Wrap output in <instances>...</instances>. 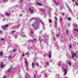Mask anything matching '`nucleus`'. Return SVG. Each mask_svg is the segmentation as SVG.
<instances>
[{
  "mask_svg": "<svg viewBox=\"0 0 78 78\" xmlns=\"http://www.w3.org/2000/svg\"><path fill=\"white\" fill-rule=\"evenodd\" d=\"M37 3L38 6H42V4L41 3L37 2Z\"/></svg>",
  "mask_w": 78,
  "mask_h": 78,
  "instance_id": "11",
  "label": "nucleus"
},
{
  "mask_svg": "<svg viewBox=\"0 0 78 78\" xmlns=\"http://www.w3.org/2000/svg\"><path fill=\"white\" fill-rule=\"evenodd\" d=\"M55 20H57V19L56 17H55Z\"/></svg>",
  "mask_w": 78,
  "mask_h": 78,
  "instance_id": "36",
  "label": "nucleus"
},
{
  "mask_svg": "<svg viewBox=\"0 0 78 78\" xmlns=\"http://www.w3.org/2000/svg\"><path fill=\"white\" fill-rule=\"evenodd\" d=\"M3 3H5V2H7L8 0H2Z\"/></svg>",
  "mask_w": 78,
  "mask_h": 78,
  "instance_id": "13",
  "label": "nucleus"
},
{
  "mask_svg": "<svg viewBox=\"0 0 78 78\" xmlns=\"http://www.w3.org/2000/svg\"><path fill=\"white\" fill-rule=\"evenodd\" d=\"M27 48H28L29 50H32V49H33V47L30 46H28Z\"/></svg>",
  "mask_w": 78,
  "mask_h": 78,
  "instance_id": "3",
  "label": "nucleus"
},
{
  "mask_svg": "<svg viewBox=\"0 0 78 78\" xmlns=\"http://www.w3.org/2000/svg\"><path fill=\"white\" fill-rule=\"evenodd\" d=\"M75 26H76V27H77V25L76 24Z\"/></svg>",
  "mask_w": 78,
  "mask_h": 78,
  "instance_id": "47",
  "label": "nucleus"
},
{
  "mask_svg": "<svg viewBox=\"0 0 78 78\" xmlns=\"http://www.w3.org/2000/svg\"><path fill=\"white\" fill-rule=\"evenodd\" d=\"M76 56V54H75V53H73L72 54V58H73V57H75Z\"/></svg>",
  "mask_w": 78,
  "mask_h": 78,
  "instance_id": "7",
  "label": "nucleus"
},
{
  "mask_svg": "<svg viewBox=\"0 0 78 78\" xmlns=\"http://www.w3.org/2000/svg\"><path fill=\"white\" fill-rule=\"evenodd\" d=\"M69 48H72V46H71V45H69Z\"/></svg>",
  "mask_w": 78,
  "mask_h": 78,
  "instance_id": "41",
  "label": "nucleus"
},
{
  "mask_svg": "<svg viewBox=\"0 0 78 78\" xmlns=\"http://www.w3.org/2000/svg\"><path fill=\"white\" fill-rule=\"evenodd\" d=\"M34 29H35V30H36V29L34 28Z\"/></svg>",
  "mask_w": 78,
  "mask_h": 78,
  "instance_id": "54",
  "label": "nucleus"
},
{
  "mask_svg": "<svg viewBox=\"0 0 78 78\" xmlns=\"http://www.w3.org/2000/svg\"><path fill=\"white\" fill-rule=\"evenodd\" d=\"M6 76H5L4 77H3V78H6Z\"/></svg>",
  "mask_w": 78,
  "mask_h": 78,
  "instance_id": "35",
  "label": "nucleus"
},
{
  "mask_svg": "<svg viewBox=\"0 0 78 78\" xmlns=\"http://www.w3.org/2000/svg\"><path fill=\"white\" fill-rule=\"evenodd\" d=\"M46 64H47V65H49V63H46Z\"/></svg>",
  "mask_w": 78,
  "mask_h": 78,
  "instance_id": "42",
  "label": "nucleus"
},
{
  "mask_svg": "<svg viewBox=\"0 0 78 78\" xmlns=\"http://www.w3.org/2000/svg\"><path fill=\"white\" fill-rule=\"evenodd\" d=\"M68 30H66V34H68Z\"/></svg>",
  "mask_w": 78,
  "mask_h": 78,
  "instance_id": "22",
  "label": "nucleus"
},
{
  "mask_svg": "<svg viewBox=\"0 0 78 78\" xmlns=\"http://www.w3.org/2000/svg\"><path fill=\"white\" fill-rule=\"evenodd\" d=\"M68 20H71V18H68Z\"/></svg>",
  "mask_w": 78,
  "mask_h": 78,
  "instance_id": "27",
  "label": "nucleus"
},
{
  "mask_svg": "<svg viewBox=\"0 0 78 78\" xmlns=\"http://www.w3.org/2000/svg\"><path fill=\"white\" fill-rule=\"evenodd\" d=\"M12 33H15V31H12Z\"/></svg>",
  "mask_w": 78,
  "mask_h": 78,
  "instance_id": "32",
  "label": "nucleus"
},
{
  "mask_svg": "<svg viewBox=\"0 0 78 78\" xmlns=\"http://www.w3.org/2000/svg\"><path fill=\"white\" fill-rule=\"evenodd\" d=\"M22 16V14L20 15V17H21V16Z\"/></svg>",
  "mask_w": 78,
  "mask_h": 78,
  "instance_id": "50",
  "label": "nucleus"
},
{
  "mask_svg": "<svg viewBox=\"0 0 78 78\" xmlns=\"http://www.w3.org/2000/svg\"><path fill=\"white\" fill-rule=\"evenodd\" d=\"M29 11H30L31 13H33V12L34 11V10H31V9H29Z\"/></svg>",
  "mask_w": 78,
  "mask_h": 78,
  "instance_id": "12",
  "label": "nucleus"
},
{
  "mask_svg": "<svg viewBox=\"0 0 78 78\" xmlns=\"http://www.w3.org/2000/svg\"><path fill=\"white\" fill-rule=\"evenodd\" d=\"M40 22H41V23H42V25H43V26H44V23H43V22H42V21H38V22L39 23Z\"/></svg>",
  "mask_w": 78,
  "mask_h": 78,
  "instance_id": "17",
  "label": "nucleus"
},
{
  "mask_svg": "<svg viewBox=\"0 0 78 78\" xmlns=\"http://www.w3.org/2000/svg\"><path fill=\"white\" fill-rule=\"evenodd\" d=\"M34 19V18H32L30 20H33Z\"/></svg>",
  "mask_w": 78,
  "mask_h": 78,
  "instance_id": "46",
  "label": "nucleus"
},
{
  "mask_svg": "<svg viewBox=\"0 0 78 78\" xmlns=\"http://www.w3.org/2000/svg\"><path fill=\"white\" fill-rule=\"evenodd\" d=\"M15 38H17V36H15Z\"/></svg>",
  "mask_w": 78,
  "mask_h": 78,
  "instance_id": "48",
  "label": "nucleus"
},
{
  "mask_svg": "<svg viewBox=\"0 0 78 78\" xmlns=\"http://www.w3.org/2000/svg\"><path fill=\"white\" fill-rule=\"evenodd\" d=\"M73 2H74V0H72Z\"/></svg>",
  "mask_w": 78,
  "mask_h": 78,
  "instance_id": "53",
  "label": "nucleus"
},
{
  "mask_svg": "<svg viewBox=\"0 0 78 78\" xmlns=\"http://www.w3.org/2000/svg\"><path fill=\"white\" fill-rule=\"evenodd\" d=\"M4 66H5V65H3V63L2 62L1 64V65L0 66V67H1V68H3V67Z\"/></svg>",
  "mask_w": 78,
  "mask_h": 78,
  "instance_id": "4",
  "label": "nucleus"
},
{
  "mask_svg": "<svg viewBox=\"0 0 78 78\" xmlns=\"http://www.w3.org/2000/svg\"><path fill=\"white\" fill-rule=\"evenodd\" d=\"M35 65H36L37 66H39V64H38V63L34 64V62H33L32 64V68H34V66H35Z\"/></svg>",
  "mask_w": 78,
  "mask_h": 78,
  "instance_id": "1",
  "label": "nucleus"
},
{
  "mask_svg": "<svg viewBox=\"0 0 78 78\" xmlns=\"http://www.w3.org/2000/svg\"><path fill=\"white\" fill-rule=\"evenodd\" d=\"M44 42H45V41H44Z\"/></svg>",
  "mask_w": 78,
  "mask_h": 78,
  "instance_id": "56",
  "label": "nucleus"
},
{
  "mask_svg": "<svg viewBox=\"0 0 78 78\" xmlns=\"http://www.w3.org/2000/svg\"><path fill=\"white\" fill-rule=\"evenodd\" d=\"M34 78H36V75H35L34 76Z\"/></svg>",
  "mask_w": 78,
  "mask_h": 78,
  "instance_id": "51",
  "label": "nucleus"
},
{
  "mask_svg": "<svg viewBox=\"0 0 78 78\" xmlns=\"http://www.w3.org/2000/svg\"><path fill=\"white\" fill-rule=\"evenodd\" d=\"M5 15L6 16H10V15L8 13H5Z\"/></svg>",
  "mask_w": 78,
  "mask_h": 78,
  "instance_id": "14",
  "label": "nucleus"
},
{
  "mask_svg": "<svg viewBox=\"0 0 78 78\" xmlns=\"http://www.w3.org/2000/svg\"><path fill=\"white\" fill-rule=\"evenodd\" d=\"M8 27V24L5 25V26H2V28L3 29H5L6 28H7Z\"/></svg>",
  "mask_w": 78,
  "mask_h": 78,
  "instance_id": "2",
  "label": "nucleus"
},
{
  "mask_svg": "<svg viewBox=\"0 0 78 78\" xmlns=\"http://www.w3.org/2000/svg\"><path fill=\"white\" fill-rule=\"evenodd\" d=\"M68 64L70 67H71V65H72V64H71V62H69Z\"/></svg>",
  "mask_w": 78,
  "mask_h": 78,
  "instance_id": "16",
  "label": "nucleus"
},
{
  "mask_svg": "<svg viewBox=\"0 0 78 78\" xmlns=\"http://www.w3.org/2000/svg\"><path fill=\"white\" fill-rule=\"evenodd\" d=\"M30 33H31V34H33V32H32V31L30 32Z\"/></svg>",
  "mask_w": 78,
  "mask_h": 78,
  "instance_id": "43",
  "label": "nucleus"
},
{
  "mask_svg": "<svg viewBox=\"0 0 78 78\" xmlns=\"http://www.w3.org/2000/svg\"><path fill=\"white\" fill-rule=\"evenodd\" d=\"M25 63H26V65H28V62H27V61H25Z\"/></svg>",
  "mask_w": 78,
  "mask_h": 78,
  "instance_id": "21",
  "label": "nucleus"
},
{
  "mask_svg": "<svg viewBox=\"0 0 78 78\" xmlns=\"http://www.w3.org/2000/svg\"><path fill=\"white\" fill-rule=\"evenodd\" d=\"M11 55H10L9 57L8 58V59H10V58H11Z\"/></svg>",
  "mask_w": 78,
  "mask_h": 78,
  "instance_id": "25",
  "label": "nucleus"
},
{
  "mask_svg": "<svg viewBox=\"0 0 78 78\" xmlns=\"http://www.w3.org/2000/svg\"><path fill=\"white\" fill-rule=\"evenodd\" d=\"M60 63H61V61H59V63H58V66L59 67H60L61 66V65H60Z\"/></svg>",
  "mask_w": 78,
  "mask_h": 78,
  "instance_id": "19",
  "label": "nucleus"
},
{
  "mask_svg": "<svg viewBox=\"0 0 78 78\" xmlns=\"http://www.w3.org/2000/svg\"><path fill=\"white\" fill-rule=\"evenodd\" d=\"M49 58H51V52L50 51H49Z\"/></svg>",
  "mask_w": 78,
  "mask_h": 78,
  "instance_id": "5",
  "label": "nucleus"
},
{
  "mask_svg": "<svg viewBox=\"0 0 78 78\" xmlns=\"http://www.w3.org/2000/svg\"><path fill=\"white\" fill-rule=\"evenodd\" d=\"M1 16H2V17H4V16L3 15H1Z\"/></svg>",
  "mask_w": 78,
  "mask_h": 78,
  "instance_id": "44",
  "label": "nucleus"
},
{
  "mask_svg": "<svg viewBox=\"0 0 78 78\" xmlns=\"http://www.w3.org/2000/svg\"><path fill=\"white\" fill-rule=\"evenodd\" d=\"M2 30H0V33H2Z\"/></svg>",
  "mask_w": 78,
  "mask_h": 78,
  "instance_id": "38",
  "label": "nucleus"
},
{
  "mask_svg": "<svg viewBox=\"0 0 78 78\" xmlns=\"http://www.w3.org/2000/svg\"><path fill=\"white\" fill-rule=\"evenodd\" d=\"M49 23H51V20H49Z\"/></svg>",
  "mask_w": 78,
  "mask_h": 78,
  "instance_id": "26",
  "label": "nucleus"
},
{
  "mask_svg": "<svg viewBox=\"0 0 78 78\" xmlns=\"http://www.w3.org/2000/svg\"><path fill=\"white\" fill-rule=\"evenodd\" d=\"M32 26H35V24L34 23L32 25Z\"/></svg>",
  "mask_w": 78,
  "mask_h": 78,
  "instance_id": "31",
  "label": "nucleus"
},
{
  "mask_svg": "<svg viewBox=\"0 0 78 78\" xmlns=\"http://www.w3.org/2000/svg\"><path fill=\"white\" fill-rule=\"evenodd\" d=\"M54 2H55V4L56 5H58L59 4H58V1L57 0H54Z\"/></svg>",
  "mask_w": 78,
  "mask_h": 78,
  "instance_id": "9",
  "label": "nucleus"
},
{
  "mask_svg": "<svg viewBox=\"0 0 78 78\" xmlns=\"http://www.w3.org/2000/svg\"><path fill=\"white\" fill-rule=\"evenodd\" d=\"M58 36H59V35H58V34L56 35V36L57 37H58Z\"/></svg>",
  "mask_w": 78,
  "mask_h": 78,
  "instance_id": "39",
  "label": "nucleus"
},
{
  "mask_svg": "<svg viewBox=\"0 0 78 78\" xmlns=\"http://www.w3.org/2000/svg\"><path fill=\"white\" fill-rule=\"evenodd\" d=\"M45 77H47V74H45Z\"/></svg>",
  "mask_w": 78,
  "mask_h": 78,
  "instance_id": "34",
  "label": "nucleus"
},
{
  "mask_svg": "<svg viewBox=\"0 0 78 78\" xmlns=\"http://www.w3.org/2000/svg\"><path fill=\"white\" fill-rule=\"evenodd\" d=\"M76 5H78V3H76Z\"/></svg>",
  "mask_w": 78,
  "mask_h": 78,
  "instance_id": "45",
  "label": "nucleus"
},
{
  "mask_svg": "<svg viewBox=\"0 0 78 78\" xmlns=\"http://www.w3.org/2000/svg\"><path fill=\"white\" fill-rule=\"evenodd\" d=\"M21 36L23 37H27V36H26V35H22Z\"/></svg>",
  "mask_w": 78,
  "mask_h": 78,
  "instance_id": "24",
  "label": "nucleus"
},
{
  "mask_svg": "<svg viewBox=\"0 0 78 78\" xmlns=\"http://www.w3.org/2000/svg\"><path fill=\"white\" fill-rule=\"evenodd\" d=\"M44 40H45V41H46V39L45 38H44Z\"/></svg>",
  "mask_w": 78,
  "mask_h": 78,
  "instance_id": "52",
  "label": "nucleus"
},
{
  "mask_svg": "<svg viewBox=\"0 0 78 78\" xmlns=\"http://www.w3.org/2000/svg\"><path fill=\"white\" fill-rule=\"evenodd\" d=\"M54 41H55V38H54Z\"/></svg>",
  "mask_w": 78,
  "mask_h": 78,
  "instance_id": "55",
  "label": "nucleus"
},
{
  "mask_svg": "<svg viewBox=\"0 0 78 78\" xmlns=\"http://www.w3.org/2000/svg\"><path fill=\"white\" fill-rule=\"evenodd\" d=\"M12 68H11L7 70L8 72H11V70H12Z\"/></svg>",
  "mask_w": 78,
  "mask_h": 78,
  "instance_id": "8",
  "label": "nucleus"
},
{
  "mask_svg": "<svg viewBox=\"0 0 78 78\" xmlns=\"http://www.w3.org/2000/svg\"><path fill=\"white\" fill-rule=\"evenodd\" d=\"M3 52L1 51L0 52V55L1 56H2L3 55Z\"/></svg>",
  "mask_w": 78,
  "mask_h": 78,
  "instance_id": "20",
  "label": "nucleus"
},
{
  "mask_svg": "<svg viewBox=\"0 0 78 78\" xmlns=\"http://www.w3.org/2000/svg\"><path fill=\"white\" fill-rule=\"evenodd\" d=\"M64 14H65L64 13H63V14H62L63 16H64Z\"/></svg>",
  "mask_w": 78,
  "mask_h": 78,
  "instance_id": "49",
  "label": "nucleus"
},
{
  "mask_svg": "<svg viewBox=\"0 0 78 78\" xmlns=\"http://www.w3.org/2000/svg\"><path fill=\"white\" fill-rule=\"evenodd\" d=\"M60 22H61V21H62V19H61V18H60Z\"/></svg>",
  "mask_w": 78,
  "mask_h": 78,
  "instance_id": "40",
  "label": "nucleus"
},
{
  "mask_svg": "<svg viewBox=\"0 0 78 78\" xmlns=\"http://www.w3.org/2000/svg\"><path fill=\"white\" fill-rule=\"evenodd\" d=\"M55 24H57V22H56V21H55Z\"/></svg>",
  "mask_w": 78,
  "mask_h": 78,
  "instance_id": "33",
  "label": "nucleus"
},
{
  "mask_svg": "<svg viewBox=\"0 0 78 78\" xmlns=\"http://www.w3.org/2000/svg\"><path fill=\"white\" fill-rule=\"evenodd\" d=\"M1 41H4V39H3V38H1Z\"/></svg>",
  "mask_w": 78,
  "mask_h": 78,
  "instance_id": "30",
  "label": "nucleus"
},
{
  "mask_svg": "<svg viewBox=\"0 0 78 78\" xmlns=\"http://www.w3.org/2000/svg\"><path fill=\"white\" fill-rule=\"evenodd\" d=\"M39 40L40 41V43H41V42H42V41H43V39H41V38H39Z\"/></svg>",
  "mask_w": 78,
  "mask_h": 78,
  "instance_id": "15",
  "label": "nucleus"
},
{
  "mask_svg": "<svg viewBox=\"0 0 78 78\" xmlns=\"http://www.w3.org/2000/svg\"><path fill=\"white\" fill-rule=\"evenodd\" d=\"M74 30L76 31L77 32H78V30L77 29H74Z\"/></svg>",
  "mask_w": 78,
  "mask_h": 78,
  "instance_id": "23",
  "label": "nucleus"
},
{
  "mask_svg": "<svg viewBox=\"0 0 78 78\" xmlns=\"http://www.w3.org/2000/svg\"><path fill=\"white\" fill-rule=\"evenodd\" d=\"M29 56H30V53L28 52L27 54V57H29Z\"/></svg>",
  "mask_w": 78,
  "mask_h": 78,
  "instance_id": "18",
  "label": "nucleus"
},
{
  "mask_svg": "<svg viewBox=\"0 0 78 78\" xmlns=\"http://www.w3.org/2000/svg\"><path fill=\"white\" fill-rule=\"evenodd\" d=\"M22 56H23V57L25 55L24 54V53H23Z\"/></svg>",
  "mask_w": 78,
  "mask_h": 78,
  "instance_id": "29",
  "label": "nucleus"
},
{
  "mask_svg": "<svg viewBox=\"0 0 78 78\" xmlns=\"http://www.w3.org/2000/svg\"><path fill=\"white\" fill-rule=\"evenodd\" d=\"M68 9L69 10V11H70V8H69V7L68 6Z\"/></svg>",
  "mask_w": 78,
  "mask_h": 78,
  "instance_id": "37",
  "label": "nucleus"
},
{
  "mask_svg": "<svg viewBox=\"0 0 78 78\" xmlns=\"http://www.w3.org/2000/svg\"><path fill=\"white\" fill-rule=\"evenodd\" d=\"M63 72H64V75H66V74H67V70H66V69H64Z\"/></svg>",
  "mask_w": 78,
  "mask_h": 78,
  "instance_id": "6",
  "label": "nucleus"
},
{
  "mask_svg": "<svg viewBox=\"0 0 78 78\" xmlns=\"http://www.w3.org/2000/svg\"><path fill=\"white\" fill-rule=\"evenodd\" d=\"M17 48H14L13 50V53H15V52H16V51H17Z\"/></svg>",
  "mask_w": 78,
  "mask_h": 78,
  "instance_id": "10",
  "label": "nucleus"
},
{
  "mask_svg": "<svg viewBox=\"0 0 78 78\" xmlns=\"http://www.w3.org/2000/svg\"><path fill=\"white\" fill-rule=\"evenodd\" d=\"M34 41H36V39L34 38Z\"/></svg>",
  "mask_w": 78,
  "mask_h": 78,
  "instance_id": "28",
  "label": "nucleus"
}]
</instances>
